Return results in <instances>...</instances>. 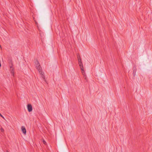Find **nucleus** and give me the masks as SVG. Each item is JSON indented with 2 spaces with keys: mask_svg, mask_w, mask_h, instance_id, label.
I'll return each mask as SVG.
<instances>
[{
  "mask_svg": "<svg viewBox=\"0 0 152 152\" xmlns=\"http://www.w3.org/2000/svg\"><path fill=\"white\" fill-rule=\"evenodd\" d=\"M1 130L2 132H4V129L2 128H1Z\"/></svg>",
  "mask_w": 152,
  "mask_h": 152,
  "instance_id": "423d86ee",
  "label": "nucleus"
},
{
  "mask_svg": "<svg viewBox=\"0 0 152 152\" xmlns=\"http://www.w3.org/2000/svg\"><path fill=\"white\" fill-rule=\"evenodd\" d=\"M27 109L29 112H31L32 110V106L30 104H28L27 105Z\"/></svg>",
  "mask_w": 152,
  "mask_h": 152,
  "instance_id": "7ed1b4c3",
  "label": "nucleus"
},
{
  "mask_svg": "<svg viewBox=\"0 0 152 152\" xmlns=\"http://www.w3.org/2000/svg\"><path fill=\"white\" fill-rule=\"evenodd\" d=\"M0 116L2 117L4 119V117L3 116V115L0 113Z\"/></svg>",
  "mask_w": 152,
  "mask_h": 152,
  "instance_id": "0eeeda50",
  "label": "nucleus"
},
{
  "mask_svg": "<svg viewBox=\"0 0 152 152\" xmlns=\"http://www.w3.org/2000/svg\"><path fill=\"white\" fill-rule=\"evenodd\" d=\"M133 74H134V76L135 75V73H134V72L133 73Z\"/></svg>",
  "mask_w": 152,
  "mask_h": 152,
  "instance_id": "9d476101",
  "label": "nucleus"
},
{
  "mask_svg": "<svg viewBox=\"0 0 152 152\" xmlns=\"http://www.w3.org/2000/svg\"><path fill=\"white\" fill-rule=\"evenodd\" d=\"M34 63L37 69L38 70L39 73L41 75V77L45 81H46L45 78V76L44 75V73L43 72H42L41 71L42 68L40 66L39 63L38 61L37 60H35L34 61Z\"/></svg>",
  "mask_w": 152,
  "mask_h": 152,
  "instance_id": "f257e3e1",
  "label": "nucleus"
},
{
  "mask_svg": "<svg viewBox=\"0 0 152 152\" xmlns=\"http://www.w3.org/2000/svg\"><path fill=\"white\" fill-rule=\"evenodd\" d=\"M21 129L23 133L24 134H26V131L25 127L24 126H22Z\"/></svg>",
  "mask_w": 152,
  "mask_h": 152,
  "instance_id": "20e7f679",
  "label": "nucleus"
},
{
  "mask_svg": "<svg viewBox=\"0 0 152 152\" xmlns=\"http://www.w3.org/2000/svg\"><path fill=\"white\" fill-rule=\"evenodd\" d=\"M12 75H14V72L13 71H12Z\"/></svg>",
  "mask_w": 152,
  "mask_h": 152,
  "instance_id": "1a4fd4ad",
  "label": "nucleus"
},
{
  "mask_svg": "<svg viewBox=\"0 0 152 152\" xmlns=\"http://www.w3.org/2000/svg\"><path fill=\"white\" fill-rule=\"evenodd\" d=\"M43 143H44V144H46V142H45V140H43Z\"/></svg>",
  "mask_w": 152,
  "mask_h": 152,
  "instance_id": "6e6552de",
  "label": "nucleus"
},
{
  "mask_svg": "<svg viewBox=\"0 0 152 152\" xmlns=\"http://www.w3.org/2000/svg\"><path fill=\"white\" fill-rule=\"evenodd\" d=\"M7 152H8V151H7Z\"/></svg>",
  "mask_w": 152,
  "mask_h": 152,
  "instance_id": "f8f14e48",
  "label": "nucleus"
},
{
  "mask_svg": "<svg viewBox=\"0 0 152 152\" xmlns=\"http://www.w3.org/2000/svg\"><path fill=\"white\" fill-rule=\"evenodd\" d=\"M78 62L81 70L84 72V67L81 59L80 58L78 57Z\"/></svg>",
  "mask_w": 152,
  "mask_h": 152,
  "instance_id": "f03ea898",
  "label": "nucleus"
},
{
  "mask_svg": "<svg viewBox=\"0 0 152 152\" xmlns=\"http://www.w3.org/2000/svg\"><path fill=\"white\" fill-rule=\"evenodd\" d=\"M1 63L0 62V67H1Z\"/></svg>",
  "mask_w": 152,
  "mask_h": 152,
  "instance_id": "9b49d317",
  "label": "nucleus"
},
{
  "mask_svg": "<svg viewBox=\"0 0 152 152\" xmlns=\"http://www.w3.org/2000/svg\"><path fill=\"white\" fill-rule=\"evenodd\" d=\"M81 71V72L82 73L83 75L84 76V77H86V74L84 70V72H83L82 70Z\"/></svg>",
  "mask_w": 152,
  "mask_h": 152,
  "instance_id": "39448f33",
  "label": "nucleus"
}]
</instances>
